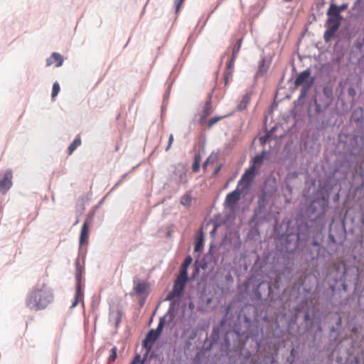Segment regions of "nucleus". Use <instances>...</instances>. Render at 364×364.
Instances as JSON below:
<instances>
[{"mask_svg":"<svg viewBox=\"0 0 364 364\" xmlns=\"http://www.w3.org/2000/svg\"><path fill=\"white\" fill-rule=\"evenodd\" d=\"M136 167H133L132 169L128 172V173H126L124 174H123L122 176H121V178L115 183V185L114 186V187L112 188V189H114V188H116L117 186H118L125 178L126 177L128 176V174L132 171H133Z\"/></svg>","mask_w":364,"mask_h":364,"instance_id":"nucleus-40","label":"nucleus"},{"mask_svg":"<svg viewBox=\"0 0 364 364\" xmlns=\"http://www.w3.org/2000/svg\"><path fill=\"white\" fill-rule=\"evenodd\" d=\"M311 245L315 247H319L320 242L316 239H314L311 242Z\"/></svg>","mask_w":364,"mask_h":364,"instance_id":"nucleus-49","label":"nucleus"},{"mask_svg":"<svg viewBox=\"0 0 364 364\" xmlns=\"http://www.w3.org/2000/svg\"><path fill=\"white\" fill-rule=\"evenodd\" d=\"M188 309L192 311L195 309V304L193 301H190L188 304Z\"/></svg>","mask_w":364,"mask_h":364,"instance_id":"nucleus-48","label":"nucleus"},{"mask_svg":"<svg viewBox=\"0 0 364 364\" xmlns=\"http://www.w3.org/2000/svg\"><path fill=\"white\" fill-rule=\"evenodd\" d=\"M212 111L211 94H209L208 100L205 102L200 116L199 123L200 124H204L206 122L207 117L211 114Z\"/></svg>","mask_w":364,"mask_h":364,"instance_id":"nucleus-12","label":"nucleus"},{"mask_svg":"<svg viewBox=\"0 0 364 364\" xmlns=\"http://www.w3.org/2000/svg\"><path fill=\"white\" fill-rule=\"evenodd\" d=\"M242 41V38H240V39H238L236 43L235 44V46L232 48L231 57L236 58V55H237V53L239 52V50L240 49Z\"/></svg>","mask_w":364,"mask_h":364,"instance_id":"nucleus-30","label":"nucleus"},{"mask_svg":"<svg viewBox=\"0 0 364 364\" xmlns=\"http://www.w3.org/2000/svg\"><path fill=\"white\" fill-rule=\"evenodd\" d=\"M338 29V27H336V26L328 25V28L326 29L323 34V39L325 42H329L333 38V36L335 35Z\"/></svg>","mask_w":364,"mask_h":364,"instance_id":"nucleus-19","label":"nucleus"},{"mask_svg":"<svg viewBox=\"0 0 364 364\" xmlns=\"http://www.w3.org/2000/svg\"><path fill=\"white\" fill-rule=\"evenodd\" d=\"M247 356L250 355V352H247Z\"/></svg>","mask_w":364,"mask_h":364,"instance_id":"nucleus-56","label":"nucleus"},{"mask_svg":"<svg viewBox=\"0 0 364 364\" xmlns=\"http://www.w3.org/2000/svg\"><path fill=\"white\" fill-rule=\"evenodd\" d=\"M95 215V212L90 213L82 224L80 235V246L82 247L87 245L88 242L89 237V225L92 222Z\"/></svg>","mask_w":364,"mask_h":364,"instance_id":"nucleus-8","label":"nucleus"},{"mask_svg":"<svg viewBox=\"0 0 364 364\" xmlns=\"http://www.w3.org/2000/svg\"><path fill=\"white\" fill-rule=\"evenodd\" d=\"M230 114H231V113L225 114L224 116H221V117H211L208 120V129H210L214 124H215L220 120H221V119H223L230 116Z\"/></svg>","mask_w":364,"mask_h":364,"instance_id":"nucleus-28","label":"nucleus"},{"mask_svg":"<svg viewBox=\"0 0 364 364\" xmlns=\"http://www.w3.org/2000/svg\"><path fill=\"white\" fill-rule=\"evenodd\" d=\"M311 230H308V234L306 236L304 235V234L301 232V229L299 228L298 230V232L295 234H293L292 232H287L288 237H292L293 240H295V245L294 247L297 245V242L299 240H307L309 237L310 236Z\"/></svg>","mask_w":364,"mask_h":364,"instance_id":"nucleus-17","label":"nucleus"},{"mask_svg":"<svg viewBox=\"0 0 364 364\" xmlns=\"http://www.w3.org/2000/svg\"><path fill=\"white\" fill-rule=\"evenodd\" d=\"M245 337H246L247 338H249V333H247V335H246V336H245Z\"/></svg>","mask_w":364,"mask_h":364,"instance_id":"nucleus-55","label":"nucleus"},{"mask_svg":"<svg viewBox=\"0 0 364 364\" xmlns=\"http://www.w3.org/2000/svg\"><path fill=\"white\" fill-rule=\"evenodd\" d=\"M250 284V277H248L246 278V279L244 282V286H245V289H248V287Z\"/></svg>","mask_w":364,"mask_h":364,"instance_id":"nucleus-47","label":"nucleus"},{"mask_svg":"<svg viewBox=\"0 0 364 364\" xmlns=\"http://www.w3.org/2000/svg\"><path fill=\"white\" fill-rule=\"evenodd\" d=\"M312 86V80L305 87H302L300 91L299 99L304 98Z\"/></svg>","mask_w":364,"mask_h":364,"instance_id":"nucleus-32","label":"nucleus"},{"mask_svg":"<svg viewBox=\"0 0 364 364\" xmlns=\"http://www.w3.org/2000/svg\"><path fill=\"white\" fill-rule=\"evenodd\" d=\"M54 299L52 289L45 283L37 284L27 294L26 306L31 311H41Z\"/></svg>","mask_w":364,"mask_h":364,"instance_id":"nucleus-1","label":"nucleus"},{"mask_svg":"<svg viewBox=\"0 0 364 364\" xmlns=\"http://www.w3.org/2000/svg\"><path fill=\"white\" fill-rule=\"evenodd\" d=\"M203 247V233H201V235L198 238L194 250L195 252H199L202 250Z\"/></svg>","mask_w":364,"mask_h":364,"instance_id":"nucleus-33","label":"nucleus"},{"mask_svg":"<svg viewBox=\"0 0 364 364\" xmlns=\"http://www.w3.org/2000/svg\"><path fill=\"white\" fill-rule=\"evenodd\" d=\"M250 187V167L247 168L243 173L241 179L239 181L237 187L235 190L226 196L225 206L227 208H233L240 200L242 194H247Z\"/></svg>","mask_w":364,"mask_h":364,"instance_id":"nucleus-3","label":"nucleus"},{"mask_svg":"<svg viewBox=\"0 0 364 364\" xmlns=\"http://www.w3.org/2000/svg\"><path fill=\"white\" fill-rule=\"evenodd\" d=\"M173 141V135L172 134H171L169 136V138H168V142L167 146L165 149L166 151H168L170 149Z\"/></svg>","mask_w":364,"mask_h":364,"instance_id":"nucleus-42","label":"nucleus"},{"mask_svg":"<svg viewBox=\"0 0 364 364\" xmlns=\"http://www.w3.org/2000/svg\"><path fill=\"white\" fill-rule=\"evenodd\" d=\"M223 323H224V318H223V319L221 320V324H223Z\"/></svg>","mask_w":364,"mask_h":364,"instance_id":"nucleus-57","label":"nucleus"},{"mask_svg":"<svg viewBox=\"0 0 364 364\" xmlns=\"http://www.w3.org/2000/svg\"><path fill=\"white\" fill-rule=\"evenodd\" d=\"M134 290L135 293L139 296H142L144 294H147V289L148 284L146 282H136L135 280L134 281Z\"/></svg>","mask_w":364,"mask_h":364,"instance_id":"nucleus-16","label":"nucleus"},{"mask_svg":"<svg viewBox=\"0 0 364 364\" xmlns=\"http://www.w3.org/2000/svg\"><path fill=\"white\" fill-rule=\"evenodd\" d=\"M145 358L141 360V357L139 355H137L134 357V360L131 362L130 364H144Z\"/></svg>","mask_w":364,"mask_h":364,"instance_id":"nucleus-39","label":"nucleus"},{"mask_svg":"<svg viewBox=\"0 0 364 364\" xmlns=\"http://www.w3.org/2000/svg\"><path fill=\"white\" fill-rule=\"evenodd\" d=\"M117 347H113L111 349L110 354H109V358H108L109 361L113 362V361H114L116 360V358H117Z\"/></svg>","mask_w":364,"mask_h":364,"instance_id":"nucleus-37","label":"nucleus"},{"mask_svg":"<svg viewBox=\"0 0 364 364\" xmlns=\"http://www.w3.org/2000/svg\"><path fill=\"white\" fill-rule=\"evenodd\" d=\"M250 100V94L249 92H246L245 95H243L242 100L237 104L236 107L237 111H242L247 107Z\"/></svg>","mask_w":364,"mask_h":364,"instance_id":"nucleus-20","label":"nucleus"},{"mask_svg":"<svg viewBox=\"0 0 364 364\" xmlns=\"http://www.w3.org/2000/svg\"><path fill=\"white\" fill-rule=\"evenodd\" d=\"M103 200H104V199H102V200L100 201V204L103 203Z\"/></svg>","mask_w":364,"mask_h":364,"instance_id":"nucleus-58","label":"nucleus"},{"mask_svg":"<svg viewBox=\"0 0 364 364\" xmlns=\"http://www.w3.org/2000/svg\"><path fill=\"white\" fill-rule=\"evenodd\" d=\"M323 95L326 97V101L324 102V109H328L332 102V92L326 87L323 90Z\"/></svg>","mask_w":364,"mask_h":364,"instance_id":"nucleus-25","label":"nucleus"},{"mask_svg":"<svg viewBox=\"0 0 364 364\" xmlns=\"http://www.w3.org/2000/svg\"><path fill=\"white\" fill-rule=\"evenodd\" d=\"M178 304L173 301L170 304L166 314L159 318V321L156 329H151L146 334L145 338L142 341V346L148 352H149L154 342L159 338L163 331L166 324L170 325L173 323L176 318L178 310Z\"/></svg>","mask_w":364,"mask_h":364,"instance_id":"nucleus-2","label":"nucleus"},{"mask_svg":"<svg viewBox=\"0 0 364 364\" xmlns=\"http://www.w3.org/2000/svg\"><path fill=\"white\" fill-rule=\"evenodd\" d=\"M200 164V156L199 154H196L194 157V161L192 166V170L193 172H197L199 170Z\"/></svg>","mask_w":364,"mask_h":364,"instance_id":"nucleus-31","label":"nucleus"},{"mask_svg":"<svg viewBox=\"0 0 364 364\" xmlns=\"http://www.w3.org/2000/svg\"><path fill=\"white\" fill-rule=\"evenodd\" d=\"M309 318V314H306L305 315V320H307Z\"/></svg>","mask_w":364,"mask_h":364,"instance_id":"nucleus-53","label":"nucleus"},{"mask_svg":"<svg viewBox=\"0 0 364 364\" xmlns=\"http://www.w3.org/2000/svg\"><path fill=\"white\" fill-rule=\"evenodd\" d=\"M170 86L168 87L166 92L164 95V102H166L169 97Z\"/></svg>","mask_w":364,"mask_h":364,"instance_id":"nucleus-45","label":"nucleus"},{"mask_svg":"<svg viewBox=\"0 0 364 364\" xmlns=\"http://www.w3.org/2000/svg\"><path fill=\"white\" fill-rule=\"evenodd\" d=\"M244 320L245 322L246 329L248 331L250 328V318L245 315Z\"/></svg>","mask_w":364,"mask_h":364,"instance_id":"nucleus-44","label":"nucleus"},{"mask_svg":"<svg viewBox=\"0 0 364 364\" xmlns=\"http://www.w3.org/2000/svg\"><path fill=\"white\" fill-rule=\"evenodd\" d=\"M326 14L328 16L326 24L336 26L339 28L341 26L342 16L339 14V11L337 9L336 4H331L330 5Z\"/></svg>","mask_w":364,"mask_h":364,"instance_id":"nucleus-7","label":"nucleus"},{"mask_svg":"<svg viewBox=\"0 0 364 364\" xmlns=\"http://www.w3.org/2000/svg\"><path fill=\"white\" fill-rule=\"evenodd\" d=\"M220 168H221V166H219L218 167H217L214 171V174H218L220 172Z\"/></svg>","mask_w":364,"mask_h":364,"instance_id":"nucleus-51","label":"nucleus"},{"mask_svg":"<svg viewBox=\"0 0 364 364\" xmlns=\"http://www.w3.org/2000/svg\"><path fill=\"white\" fill-rule=\"evenodd\" d=\"M314 105L315 106V112L317 114H321L322 112L326 109H324V105L322 106L321 104L318 102L316 99L314 100Z\"/></svg>","mask_w":364,"mask_h":364,"instance_id":"nucleus-34","label":"nucleus"},{"mask_svg":"<svg viewBox=\"0 0 364 364\" xmlns=\"http://www.w3.org/2000/svg\"><path fill=\"white\" fill-rule=\"evenodd\" d=\"M254 220L255 219L252 217V219H251L252 223L254 221Z\"/></svg>","mask_w":364,"mask_h":364,"instance_id":"nucleus-59","label":"nucleus"},{"mask_svg":"<svg viewBox=\"0 0 364 364\" xmlns=\"http://www.w3.org/2000/svg\"><path fill=\"white\" fill-rule=\"evenodd\" d=\"M220 336V328L219 327H213V332L210 336V346L208 349H210L214 344L218 343Z\"/></svg>","mask_w":364,"mask_h":364,"instance_id":"nucleus-22","label":"nucleus"},{"mask_svg":"<svg viewBox=\"0 0 364 364\" xmlns=\"http://www.w3.org/2000/svg\"><path fill=\"white\" fill-rule=\"evenodd\" d=\"M265 154H266V151H263L260 154L256 156L254 158V159L252 161V179L253 178V177L255 176V166L259 165L262 163Z\"/></svg>","mask_w":364,"mask_h":364,"instance_id":"nucleus-21","label":"nucleus"},{"mask_svg":"<svg viewBox=\"0 0 364 364\" xmlns=\"http://www.w3.org/2000/svg\"><path fill=\"white\" fill-rule=\"evenodd\" d=\"M348 94L349 96H350L352 97H354L355 95H356L355 90L353 87H348Z\"/></svg>","mask_w":364,"mask_h":364,"instance_id":"nucleus-43","label":"nucleus"},{"mask_svg":"<svg viewBox=\"0 0 364 364\" xmlns=\"http://www.w3.org/2000/svg\"><path fill=\"white\" fill-rule=\"evenodd\" d=\"M12 171L8 169L6 171L4 177L0 179V193H6L12 186Z\"/></svg>","mask_w":364,"mask_h":364,"instance_id":"nucleus-11","label":"nucleus"},{"mask_svg":"<svg viewBox=\"0 0 364 364\" xmlns=\"http://www.w3.org/2000/svg\"><path fill=\"white\" fill-rule=\"evenodd\" d=\"M60 90V87L58 82H54V84L53 85V89H52V94H51V97L53 99L55 98L58 95Z\"/></svg>","mask_w":364,"mask_h":364,"instance_id":"nucleus-35","label":"nucleus"},{"mask_svg":"<svg viewBox=\"0 0 364 364\" xmlns=\"http://www.w3.org/2000/svg\"><path fill=\"white\" fill-rule=\"evenodd\" d=\"M63 57L60 53L54 52L46 59V66H50L53 63H55V66L58 68L63 65Z\"/></svg>","mask_w":364,"mask_h":364,"instance_id":"nucleus-13","label":"nucleus"},{"mask_svg":"<svg viewBox=\"0 0 364 364\" xmlns=\"http://www.w3.org/2000/svg\"><path fill=\"white\" fill-rule=\"evenodd\" d=\"M336 8L339 11V14H340L342 11L345 10L347 8V4H343L339 6L336 5Z\"/></svg>","mask_w":364,"mask_h":364,"instance_id":"nucleus-46","label":"nucleus"},{"mask_svg":"<svg viewBox=\"0 0 364 364\" xmlns=\"http://www.w3.org/2000/svg\"><path fill=\"white\" fill-rule=\"evenodd\" d=\"M192 261H193V259L190 255L187 256L185 258L183 262L182 263V264L181 266L180 272H179L178 276L188 278V267L191 264Z\"/></svg>","mask_w":364,"mask_h":364,"instance_id":"nucleus-15","label":"nucleus"},{"mask_svg":"<svg viewBox=\"0 0 364 364\" xmlns=\"http://www.w3.org/2000/svg\"><path fill=\"white\" fill-rule=\"evenodd\" d=\"M353 141H355L356 144L360 143V146L358 147V149L360 150L363 148V137L361 136H355L353 138Z\"/></svg>","mask_w":364,"mask_h":364,"instance_id":"nucleus-38","label":"nucleus"},{"mask_svg":"<svg viewBox=\"0 0 364 364\" xmlns=\"http://www.w3.org/2000/svg\"><path fill=\"white\" fill-rule=\"evenodd\" d=\"M283 1H285V2H290V1H291L292 0H283Z\"/></svg>","mask_w":364,"mask_h":364,"instance_id":"nucleus-54","label":"nucleus"},{"mask_svg":"<svg viewBox=\"0 0 364 364\" xmlns=\"http://www.w3.org/2000/svg\"><path fill=\"white\" fill-rule=\"evenodd\" d=\"M184 1L185 0H174V6L176 8V14L179 11L180 8H181V6L183 4Z\"/></svg>","mask_w":364,"mask_h":364,"instance_id":"nucleus-41","label":"nucleus"},{"mask_svg":"<svg viewBox=\"0 0 364 364\" xmlns=\"http://www.w3.org/2000/svg\"><path fill=\"white\" fill-rule=\"evenodd\" d=\"M216 159V156H213V155H210L207 159L204 161L203 164V168H206V167L209 165V164H213L215 161Z\"/></svg>","mask_w":364,"mask_h":364,"instance_id":"nucleus-36","label":"nucleus"},{"mask_svg":"<svg viewBox=\"0 0 364 364\" xmlns=\"http://www.w3.org/2000/svg\"><path fill=\"white\" fill-rule=\"evenodd\" d=\"M328 208V201L323 198L312 201L309 205V216L315 222L319 231H321L325 225L324 216Z\"/></svg>","mask_w":364,"mask_h":364,"instance_id":"nucleus-4","label":"nucleus"},{"mask_svg":"<svg viewBox=\"0 0 364 364\" xmlns=\"http://www.w3.org/2000/svg\"><path fill=\"white\" fill-rule=\"evenodd\" d=\"M188 279L189 278H186L178 275L174 282L172 290L166 295L165 300L171 301V304L173 301H174L173 299L175 297L182 296ZM175 301L179 304L178 301Z\"/></svg>","mask_w":364,"mask_h":364,"instance_id":"nucleus-5","label":"nucleus"},{"mask_svg":"<svg viewBox=\"0 0 364 364\" xmlns=\"http://www.w3.org/2000/svg\"><path fill=\"white\" fill-rule=\"evenodd\" d=\"M166 107H167V102L163 101V104H162V106H161V112H165V110L166 109Z\"/></svg>","mask_w":364,"mask_h":364,"instance_id":"nucleus-50","label":"nucleus"},{"mask_svg":"<svg viewBox=\"0 0 364 364\" xmlns=\"http://www.w3.org/2000/svg\"><path fill=\"white\" fill-rule=\"evenodd\" d=\"M269 68V64L267 63L266 59L264 58H262L259 60L258 70L255 74V77L258 78L260 76H262L264 73H267Z\"/></svg>","mask_w":364,"mask_h":364,"instance_id":"nucleus-18","label":"nucleus"},{"mask_svg":"<svg viewBox=\"0 0 364 364\" xmlns=\"http://www.w3.org/2000/svg\"><path fill=\"white\" fill-rule=\"evenodd\" d=\"M217 230V226H215V228L210 231V235H213L215 233V232Z\"/></svg>","mask_w":364,"mask_h":364,"instance_id":"nucleus-52","label":"nucleus"},{"mask_svg":"<svg viewBox=\"0 0 364 364\" xmlns=\"http://www.w3.org/2000/svg\"><path fill=\"white\" fill-rule=\"evenodd\" d=\"M235 59V58L230 57V58L228 61L227 70L225 73V84L228 83V79L229 76L232 75Z\"/></svg>","mask_w":364,"mask_h":364,"instance_id":"nucleus-23","label":"nucleus"},{"mask_svg":"<svg viewBox=\"0 0 364 364\" xmlns=\"http://www.w3.org/2000/svg\"><path fill=\"white\" fill-rule=\"evenodd\" d=\"M315 80H316L315 77H311V70L309 68H308V69H306L305 70L302 71L296 77V78L294 80V85L296 87H299V86L305 87L311 80H312V85H313L315 82Z\"/></svg>","mask_w":364,"mask_h":364,"instance_id":"nucleus-9","label":"nucleus"},{"mask_svg":"<svg viewBox=\"0 0 364 364\" xmlns=\"http://www.w3.org/2000/svg\"><path fill=\"white\" fill-rule=\"evenodd\" d=\"M362 223L364 225V219L362 220Z\"/></svg>","mask_w":364,"mask_h":364,"instance_id":"nucleus-60","label":"nucleus"},{"mask_svg":"<svg viewBox=\"0 0 364 364\" xmlns=\"http://www.w3.org/2000/svg\"><path fill=\"white\" fill-rule=\"evenodd\" d=\"M187 168L183 164H178L173 167V170L169 175V180L175 182L178 186L188 182Z\"/></svg>","mask_w":364,"mask_h":364,"instance_id":"nucleus-6","label":"nucleus"},{"mask_svg":"<svg viewBox=\"0 0 364 364\" xmlns=\"http://www.w3.org/2000/svg\"><path fill=\"white\" fill-rule=\"evenodd\" d=\"M83 291L80 284V276L79 274L76 275V289L74 300L70 306V309H74L80 302L82 303V305H84L83 303Z\"/></svg>","mask_w":364,"mask_h":364,"instance_id":"nucleus-10","label":"nucleus"},{"mask_svg":"<svg viewBox=\"0 0 364 364\" xmlns=\"http://www.w3.org/2000/svg\"><path fill=\"white\" fill-rule=\"evenodd\" d=\"M236 333H238L237 332H235V331H227L224 336V341H223V343H222V348H226V349H229L230 348V346H231V343H230V341L229 339V336L230 335L231 336H233Z\"/></svg>","mask_w":364,"mask_h":364,"instance_id":"nucleus-26","label":"nucleus"},{"mask_svg":"<svg viewBox=\"0 0 364 364\" xmlns=\"http://www.w3.org/2000/svg\"><path fill=\"white\" fill-rule=\"evenodd\" d=\"M192 200V197L190 194H185L181 198V203L183 206H190Z\"/></svg>","mask_w":364,"mask_h":364,"instance_id":"nucleus-29","label":"nucleus"},{"mask_svg":"<svg viewBox=\"0 0 364 364\" xmlns=\"http://www.w3.org/2000/svg\"><path fill=\"white\" fill-rule=\"evenodd\" d=\"M258 208L255 210V215H254V217L255 218H262V210L264 209V198H259V201H258Z\"/></svg>","mask_w":364,"mask_h":364,"instance_id":"nucleus-27","label":"nucleus"},{"mask_svg":"<svg viewBox=\"0 0 364 364\" xmlns=\"http://www.w3.org/2000/svg\"><path fill=\"white\" fill-rule=\"evenodd\" d=\"M121 312L119 310H114L112 309H109V321L114 324L117 328L121 322Z\"/></svg>","mask_w":364,"mask_h":364,"instance_id":"nucleus-14","label":"nucleus"},{"mask_svg":"<svg viewBox=\"0 0 364 364\" xmlns=\"http://www.w3.org/2000/svg\"><path fill=\"white\" fill-rule=\"evenodd\" d=\"M81 144V139L79 136H76L73 141L70 144L68 149V155H71L73 151Z\"/></svg>","mask_w":364,"mask_h":364,"instance_id":"nucleus-24","label":"nucleus"}]
</instances>
